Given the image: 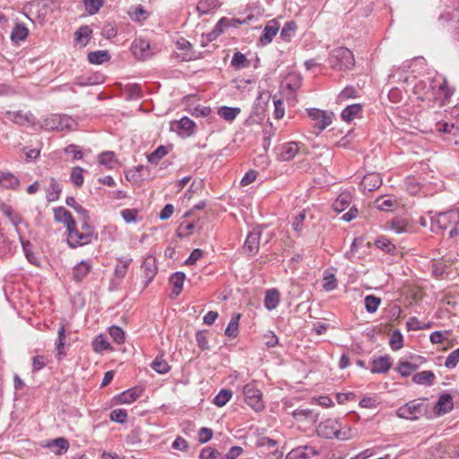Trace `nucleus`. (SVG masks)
I'll use <instances>...</instances> for the list:
<instances>
[{
    "instance_id": "nucleus-1",
    "label": "nucleus",
    "mask_w": 459,
    "mask_h": 459,
    "mask_svg": "<svg viewBox=\"0 0 459 459\" xmlns=\"http://www.w3.org/2000/svg\"><path fill=\"white\" fill-rule=\"evenodd\" d=\"M351 429L342 430L339 422L334 419H327L317 426V436L325 438L335 437L339 440H347L350 438Z\"/></svg>"
},
{
    "instance_id": "nucleus-2",
    "label": "nucleus",
    "mask_w": 459,
    "mask_h": 459,
    "mask_svg": "<svg viewBox=\"0 0 459 459\" xmlns=\"http://www.w3.org/2000/svg\"><path fill=\"white\" fill-rule=\"evenodd\" d=\"M329 63L332 68L340 71L350 70L354 66L355 60L352 52L346 48L334 49L330 56Z\"/></svg>"
},
{
    "instance_id": "nucleus-3",
    "label": "nucleus",
    "mask_w": 459,
    "mask_h": 459,
    "mask_svg": "<svg viewBox=\"0 0 459 459\" xmlns=\"http://www.w3.org/2000/svg\"><path fill=\"white\" fill-rule=\"evenodd\" d=\"M459 222V212L450 210L439 212L436 217L431 219V230L436 231L445 230L451 226H455Z\"/></svg>"
},
{
    "instance_id": "nucleus-4",
    "label": "nucleus",
    "mask_w": 459,
    "mask_h": 459,
    "mask_svg": "<svg viewBox=\"0 0 459 459\" xmlns=\"http://www.w3.org/2000/svg\"><path fill=\"white\" fill-rule=\"evenodd\" d=\"M424 411V403L420 400H412L399 407L396 411V415L401 419L415 420H418Z\"/></svg>"
},
{
    "instance_id": "nucleus-5",
    "label": "nucleus",
    "mask_w": 459,
    "mask_h": 459,
    "mask_svg": "<svg viewBox=\"0 0 459 459\" xmlns=\"http://www.w3.org/2000/svg\"><path fill=\"white\" fill-rule=\"evenodd\" d=\"M76 125L74 119L66 115H52L44 120L43 126L48 130H72Z\"/></svg>"
},
{
    "instance_id": "nucleus-6",
    "label": "nucleus",
    "mask_w": 459,
    "mask_h": 459,
    "mask_svg": "<svg viewBox=\"0 0 459 459\" xmlns=\"http://www.w3.org/2000/svg\"><path fill=\"white\" fill-rule=\"evenodd\" d=\"M243 394L246 403L255 411H259L264 409L262 393L254 383L247 384L243 388Z\"/></svg>"
},
{
    "instance_id": "nucleus-7",
    "label": "nucleus",
    "mask_w": 459,
    "mask_h": 459,
    "mask_svg": "<svg viewBox=\"0 0 459 459\" xmlns=\"http://www.w3.org/2000/svg\"><path fill=\"white\" fill-rule=\"evenodd\" d=\"M67 231V243L73 248L87 245L91 243L93 238L89 233L79 231L75 226L70 228Z\"/></svg>"
},
{
    "instance_id": "nucleus-8",
    "label": "nucleus",
    "mask_w": 459,
    "mask_h": 459,
    "mask_svg": "<svg viewBox=\"0 0 459 459\" xmlns=\"http://www.w3.org/2000/svg\"><path fill=\"white\" fill-rule=\"evenodd\" d=\"M261 234L262 230L260 228H255L248 233L243 247L248 255H254L258 252Z\"/></svg>"
},
{
    "instance_id": "nucleus-9",
    "label": "nucleus",
    "mask_w": 459,
    "mask_h": 459,
    "mask_svg": "<svg viewBox=\"0 0 459 459\" xmlns=\"http://www.w3.org/2000/svg\"><path fill=\"white\" fill-rule=\"evenodd\" d=\"M143 276L145 279L144 287H146L157 273L156 259L152 256H147L142 264Z\"/></svg>"
},
{
    "instance_id": "nucleus-10",
    "label": "nucleus",
    "mask_w": 459,
    "mask_h": 459,
    "mask_svg": "<svg viewBox=\"0 0 459 459\" xmlns=\"http://www.w3.org/2000/svg\"><path fill=\"white\" fill-rule=\"evenodd\" d=\"M280 25L277 21L271 20L269 21L264 29V31L260 37V43L263 46L268 45L271 43L273 39V38L276 36L277 32L279 31Z\"/></svg>"
},
{
    "instance_id": "nucleus-11",
    "label": "nucleus",
    "mask_w": 459,
    "mask_h": 459,
    "mask_svg": "<svg viewBox=\"0 0 459 459\" xmlns=\"http://www.w3.org/2000/svg\"><path fill=\"white\" fill-rule=\"evenodd\" d=\"M454 408L453 398L449 394H443L435 405V412L441 416L450 412Z\"/></svg>"
},
{
    "instance_id": "nucleus-12",
    "label": "nucleus",
    "mask_w": 459,
    "mask_h": 459,
    "mask_svg": "<svg viewBox=\"0 0 459 459\" xmlns=\"http://www.w3.org/2000/svg\"><path fill=\"white\" fill-rule=\"evenodd\" d=\"M7 117L8 119L20 126L30 125L34 123V117L30 112H7Z\"/></svg>"
},
{
    "instance_id": "nucleus-13",
    "label": "nucleus",
    "mask_w": 459,
    "mask_h": 459,
    "mask_svg": "<svg viewBox=\"0 0 459 459\" xmlns=\"http://www.w3.org/2000/svg\"><path fill=\"white\" fill-rule=\"evenodd\" d=\"M55 219L58 222H62L66 226L67 230L75 226V221L73 219L70 212L64 207H58L54 210Z\"/></svg>"
},
{
    "instance_id": "nucleus-14",
    "label": "nucleus",
    "mask_w": 459,
    "mask_h": 459,
    "mask_svg": "<svg viewBox=\"0 0 459 459\" xmlns=\"http://www.w3.org/2000/svg\"><path fill=\"white\" fill-rule=\"evenodd\" d=\"M316 455V449L313 446H299L291 450L286 456V459H307Z\"/></svg>"
},
{
    "instance_id": "nucleus-15",
    "label": "nucleus",
    "mask_w": 459,
    "mask_h": 459,
    "mask_svg": "<svg viewBox=\"0 0 459 459\" xmlns=\"http://www.w3.org/2000/svg\"><path fill=\"white\" fill-rule=\"evenodd\" d=\"M299 152L298 144L294 142L283 144L279 148L278 157L281 160H290L295 157Z\"/></svg>"
},
{
    "instance_id": "nucleus-16",
    "label": "nucleus",
    "mask_w": 459,
    "mask_h": 459,
    "mask_svg": "<svg viewBox=\"0 0 459 459\" xmlns=\"http://www.w3.org/2000/svg\"><path fill=\"white\" fill-rule=\"evenodd\" d=\"M149 43L142 39H135L132 44V52L134 56L143 59L149 55Z\"/></svg>"
},
{
    "instance_id": "nucleus-17",
    "label": "nucleus",
    "mask_w": 459,
    "mask_h": 459,
    "mask_svg": "<svg viewBox=\"0 0 459 459\" xmlns=\"http://www.w3.org/2000/svg\"><path fill=\"white\" fill-rule=\"evenodd\" d=\"M381 185L382 178L377 173L368 174L361 181V186L369 192L378 188Z\"/></svg>"
},
{
    "instance_id": "nucleus-18",
    "label": "nucleus",
    "mask_w": 459,
    "mask_h": 459,
    "mask_svg": "<svg viewBox=\"0 0 459 459\" xmlns=\"http://www.w3.org/2000/svg\"><path fill=\"white\" fill-rule=\"evenodd\" d=\"M91 264L89 261H82L73 269V278L76 281H82L90 273Z\"/></svg>"
},
{
    "instance_id": "nucleus-19",
    "label": "nucleus",
    "mask_w": 459,
    "mask_h": 459,
    "mask_svg": "<svg viewBox=\"0 0 459 459\" xmlns=\"http://www.w3.org/2000/svg\"><path fill=\"white\" fill-rule=\"evenodd\" d=\"M391 368L390 359L387 356L379 357L372 361L371 372L384 374Z\"/></svg>"
},
{
    "instance_id": "nucleus-20",
    "label": "nucleus",
    "mask_w": 459,
    "mask_h": 459,
    "mask_svg": "<svg viewBox=\"0 0 459 459\" xmlns=\"http://www.w3.org/2000/svg\"><path fill=\"white\" fill-rule=\"evenodd\" d=\"M352 196L350 192L344 191L339 195L333 204V208L335 212H343L351 203Z\"/></svg>"
},
{
    "instance_id": "nucleus-21",
    "label": "nucleus",
    "mask_w": 459,
    "mask_h": 459,
    "mask_svg": "<svg viewBox=\"0 0 459 459\" xmlns=\"http://www.w3.org/2000/svg\"><path fill=\"white\" fill-rule=\"evenodd\" d=\"M280 302V292L276 289L268 290L265 292L264 307L268 310L274 309Z\"/></svg>"
},
{
    "instance_id": "nucleus-22",
    "label": "nucleus",
    "mask_w": 459,
    "mask_h": 459,
    "mask_svg": "<svg viewBox=\"0 0 459 459\" xmlns=\"http://www.w3.org/2000/svg\"><path fill=\"white\" fill-rule=\"evenodd\" d=\"M436 377L430 370H424L415 374L412 377L414 383L419 385H431L434 383Z\"/></svg>"
},
{
    "instance_id": "nucleus-23",
    "label": "nucleus",
    "mask_w": 459,
    "mask_h": 459,
    "mask_svg": "<svg viewBox=\"0 0 459 459\" xmlns=\"http://www.w3.org/2000/svg\"><path fill=\"white\" fill-rule=\"evenodd\" d=\"M141 390L138 388H131L117 396V401L120 403H134L141 395Z\"/></svg>"
},
{
    "instance_id": "nucleus-24",
    "label": "nucleus",
    "mask_w": 459,
    "mask_h": 459,
    "mask_svg": "<svg viewBox=\"0 0 459 459\" xmlns=\"http://www.w3.org/2000/svg\"><path fill=\"white\" fill-rule=\"evenodd\" d=\"M62 191L61 185L54 178H50L49 186L47 190V199L48 202H54L59 198Z\"/></svg>"
},
{
    "instance_id": "nucleus-25",
    "label": "nucleus",
    "mask_w": 459,
    "mask_h": 459,
    "mask_svg": "<svg viewBox=\"0 0 459 459\" xmlns=\"http://www.w3.org/2000/svg\"><path fill=\"white\" fill-rule=\"evenodd\" d=\"M185 278V273L181 272H177L170 276L169 281L173 285L172 293L175 296H178L181 292Z\"/></svg>"
},
{
    "instance_id": "nucleus-26",
    "label": "nucleus",
    "mask_w": 459,
    "mask_h": 459,
    "mask_svg": "<svg viewBox=\"0 0 459 459\" xmlns=\"http://www.w3.org/2000/svg\"><path fill=\"white\" fill-rule=\"evenodd\" d=\"M333 113L317 109V129L323 131L333 122Z\"/></svg>"
},
{
    "instance_id": "nucleus-27",
    "label": "nucleus",
    "mask_w": 459,
    "mask_h": 459,
    "mask_svg": "<svg viewBox=\"0 0 459 459\" xmlns=\"http://www.w3.org/2000/svg\"><path fill=\"white\" fill-rule=\"evenodd\" d=\"M362 110L360 104H352L346 107L342 112V118L346 122L352 121Z\"/></svg>"
},
{
    "instance_id": "nucleus-28",
    "label": "nucleus",
    "mask_w": 459,
    "mask_h": 459,
    "mask_svg": "<svg viewBox=\"0 0 459 459\" xmlns=\"http://www.w3.org/2000/svg\"><path fill=\"white\" fill-rule=\"evenodd\" d=\"M0 184L5 188L14 189L19 185V179L9 172L0 171Z\"/></svg>"
},
{
    "instance_id": "nucleus-29",
    "label": "nucleus",
    "mask_w": 459,
    "mask_h": 459,
    "mask_svg": "<svg viewBox=\"0 0 459 459\" xmlns=\"http://www.w3.org/2000/svg\"><path fill=\"white\" fill-rule=\"evenodd\" d=\"M110 56L106 50H98L88 54V60L91 64L101 65L108 61Z\"/></svg>"
},
{
    "instance_id": "nucleus-30",
    "label": "nucleus",
    "mask_w": 459,
    "mask_h": 459,
    "mask_svg": "<svg viewBox=\"0 0 459 459\" xmlns=\"http://www.w3.org/2000/svg\"><path fill=\"white\" fill-rule=\"evenodd\" d=\"M179 134L190 135L194 132L195 123L190 118L185 117L176 122Z\"/></svg>"
},
{
    "instance_id": "nucleus-31",
    "label": "nucleus",
    "mask_w": 459,
    "mask_h": 459,
    "mask_svg": "<svg viewBox=\"0 0 459 459\" xmlns=\"http://www.w3.org/2000/svg\"><path fill=\"white\" fill-rule=\"evenodd\" d=\"M375 245L386 254H393L396 249L395 246L385 236L378 237L375 240Z\"/></svg>"
},
{
    "instance_id": "nucleus-32",
    "label": "nucleus",
    "mask_w": 459,
    "mask_h": 459,
    "mask_svg": "<svg viewBox=\"0 0 459 459\" xmlns=\"http://www.w3.org/2000/svg\"><path fill=\"white\" fill-rule=\"evenodd\" d=\"M92 30L88 26H82L78 30L75 31V40L81 43L82 46H86Z\"/></svg>"
},
{
    "instance_id": "nucleus-33",
    "label": "nucleus",
    "mask_w": 459,
    "mask_h": 459,
    "mask_svg": "<svg viewBox=\"0 0 459 459\" xmlns=\"http://www.w3.org/2000/svg\"><path fill=\"white\" fill-rule=\"evenodd\" d=\"M239 319H240V314H236L231 317V319L225 330V334L227 336L236 337L238 335Z\"/></svg>"
},
{
    "instance_id": "nucleus-34",
    "label": "nucleus",
    "mask_w": 459,
    "mask_h": 459,
    "mask_svg": "<svg viewBox=\"0 0 459 459\" xmlns=\"http://www.w3.org/2000/svg\"><path fill=\"white\" fill-rule=\"evenodd\" d=\"M83 172H84V169L78 166L72 169L70 179H71V182L76 187H81L83 185V181H84Z\"/></svg>"
},
{
    "instance_id": "nucleus-35",
    "label": "nucleus",
    "mask_w": 459,
    "mask_h": 459,
    "mask_svg": "<svg viewBox=\"0 0 459 459\" xmlns=\"http://www.w3.org/2000/svg\"><path fill=\"white\" fill-rule=\"evenodd\" d=\"M2 211H3L4 214L8 217V219L10 220L12 224L14 225L16 228L19 226V224L22 223V216L19 213H17L16 212H14L12 209V207L4 205L2 208Z\"/></svg>"
},
{
    "instance_id": "nucleus-36",
    "label": "nucleus",
    "mask_w": 459,
    "mask_h": 459,
    "mask_svg": "<svg viewBox=\"0 0 459 459\" xmlns=\"http://www.w3.org/2000/svg\"><path fill=\"white\" fill-rule=\"evenodd\" d=\"M28 29L22 24H17L12 31L11 39L13 41H22L24 40L28 36Z\"/></svg>"
},
{
    "instance_id": "nucleus-37",
    "label": "nucleus",
    "mask_w": 459,
    "mask_h": 459,
    "mask_svg": "<svg viewBox=\"0 0 459 459\" xmlns=\"http://www.w3.org/2000/svg\"><path fill=\"white\" fill-rule=\"evenodd\" d=\"M239 112L240 109L238 108L221 107L218 114L225 120L232 121Z\"/></svg>"
},
{
    "instance_id": "nucleus-38",
    "label": "nucleus",
    "mask_w": 459,
    "mask_h": 459,
    "mask_svg": "<svg viewBox=\"0 0 459 459\" xmlns=\"http://www.w3.org/2000/svg\"><path fill=\"white\" fill-rule=\"evenodd\" d=\"M336 278L333 273L325 271L323 279V289L325 291H331L336 288Z\"/></svg>"
},
{
    "instance_id": "nucleus-39",
    "label": "nucleus",
    "mask_w": 459,
    "mask_h": 459,
    "mask_svg": "<svg viewBox=\"0 0 459 459\" xmlns=\"http://www.w3.org/2000/svg\"><path fill=\"white\" fill-rule=\"evenodd\" d=\"M297 26L294 22H287L281 31V38L284 41H290L295 34Z\"/></svg>"
},
{
    "instance_id": "nucleus-40",
    "label": "nucleus",
    "mask_w": 459,
    "mask_h": 459,
    "mask_svg": "<svg viewBox=\"0 0 459 459\" xmlns=\"http://www.w3.org/2000/svg\"><path fill=\"white\" fill-rule=\"evenodd\" d=\"M232 393L230 390L222 389L219 392V394L214 397L213 403L219 407L224 406L231 398Z\"/></svg>"
},
{
    "instance_id": "nucleus-41",
    "label": "nucleus",
    "mask_w": 459,
    "mask_h": 459,
    "mask_svg": "<svg viewBox=\"0 0 459 459\" xmlns=\"http://www.w3.org/2000/svg\"><path fill=\"white\" fill-rule=\"evenodd\" d=\"M92 346L96 352H102L111 349L109 342L103 335L97 336L92 342Z\"/></svg>"
},
{
    "instance_id": "nucleus-42",
    "label": "nucleus",
    "mask_w": 459,
    "mask_h": 459,
    "mask_svg": "<svg viewBox=\"0 0 459 459\" xmlns=\"http://www.w3.org/2000/svg\"><path fill=\"white\" fill-rule=\"evenodd\" d=\"M151 367L153 370H155L159 374H165L167 373L170 367L167 363L165 359L162 358L157 357L151 364Z\"/></svg>"
},
{
    "instance_id": "nucleus-43",
    "label": "nucleus",
    "mask_w": 459,
    "mask_h": 459,
    "mask_svg": "<svg viewBox=\"0 0 459 459\" xmlns=\"http://www.w3.org/2000/svg\"><path fill=\"white\" fill-rule=\"evenodd\" d=\"M99 162L112 169L117 162L115 153L113 152H102L99 156Z\"/></svg>"
},
{
    "instance_id": "nucleus-44",
    "label": "nucleus",
    "mask_w": 459,
    "mask_h": 459,
    "mask_svg": "<svg viewBox=\"0 0 459 459\" xmlns=\"http://www.w3.org/2000/svg\"><path fill=\"white\" fill-rule=\"evenodd\" d=\"M381 299L373 295H368L365 298V307L368 312L374 313L377 310L380 305Z\"/></svg>"
},
{
    "instance_id": "nucleus-45",
    "label": "nucleus",
    "mask_w": 459,
    "mask_h": 459,
    "mask_svg": "<svg viewBox=\"0 0 459 459\" xmlns=\"http://www.w3.org/2000/svg\"><path fill=\"white\" fill-rule=\"evenodd\" d=\"M83 4L87 13L92 15L103 5V0H83Z\"/></svg>"
},
{
    "instance_id": "nucleus-46",
    "label": "nucleus",
    "mask_w": 459,
    "mask_h": 459,
    "mask_svg": "<svg viewBox=\"0 0 459 459\" xmlns=\"http://www.w3.org/2000/svg\"><path fill=\"white\" fill-rule=\"evenodd\" d=\"M389 343L393 350H400L403 344V334L398 330H394L391 334Z\"/></svg>"
},
{
    "instance_id": "nucleus-47",
    "label": "nucleus",
    "mask_w": 459,
    "mask_h": 459,
    "mask_svg": "<svg viewBox=\"0 0 459 459\" xmlns=\"http://www.w3.org/2000/svg\"><path fill=\"white\" fill-rule=\"evenodd\" d=\"M379 404H380V400H379L378 396H377V395L363 397L359 403V405L360 407L366 408V409H375Z\"/></svg>"
},
{
    "instance_id": "nucleus-48",
    "label": "nucleus",
    "mask_w": 459,
    "mask_h": 459,
    "mask_svg": "<svg viewBox=\"0 0 459 459\" xmlns=\"http://www.w3.org/2000/svg\"><path fill=\"white\" fill-rule=\"evenodd\" d=\"M168 153V150L165 146H159L154 152L148 156V161L151 163L157 164L159 160Z\"/></svg>"
},
{
    "instance_id": "nucleus-49",
    "label": "nucleus",
    "mask_w": 459,
    "mask_h": 459,
    "mask_svg": "<svg viewBox=\"0 0 459 459\" xmlns=\"http://www.w3.org/2000/svg\"><path fill=\"white\" fill-rule=\"evenodd\" d=\"M395 201L392 198L379 197L375 201V206L381 211H389L394 205Z\"/></svg>"
},
{
    "instance_id": "nucleus-50",
    "label": "nucleus",
    "mask_w": 459,
    "mask_h": 459,
    "mask_svg": "<svg viewBox=\"0 0 459 459\" xmlns=\"http://www.w3.org/2000/svg\"><path fill=\"white\" fill-rule=\"evenodd\" d=\"M131 262H132V259H130V258L120 259L119 260L120 264H117L116 266L115 275L120 279L124 278L126 274L127 268H128L129 264H131Z\"/></svg>"
},
{
    "instance_id": "nucleus-51",
    "label": "nucleus",
    "mask_w": 459,
    "mask_h": 459,
    "mask_svg": "<svg viewBox=\"0 0 459 459\" xmlns=\"http://www.w3.org/2000/svg\"><path fill=\"white\" fill-rule=\"evenodd\" d=\"M358 97V91L357 90L352 86H348L344 88L340 94L338 95V101L342 102L345 101L351 98H357Z\"/></svg>"
},
{
    "instance_id": "nucleus-52",
    "label": "nucleus",
    "mask_w": 459,
    "mask_h": 459,
    "mask_svg": "<svg viewBox=\"0 0 459 459\" xmlns=\"http://www.w3.org/2000/svg\"><path fill=\"white\" fill-rule=\"evenodd\" d=\"M199 457L200 459H222L221 453L211 446L203 448Z\"/></svg>"
},
{
    "instance_id": "nucleus-53",
    "label": "nucleus",
    "mask_w": 459,
    "mask_h": 459,
    "mask_svg": "<svg viewBox=\"0 0 459 459\" xmlns=\"http://www.w3.org/2000/svg\"><path fill=\"white\" fill-rule=\"evenodd\" d=\"M108 332L113 341L117 344H121L125 342V333L120 327L112 325L109 327Z\"/></svg>"
},
{
    "instance_id": "nucleus-54",
    "label": "nucleus",
    "mask_w": 459,
    "mask_h": 459,
    "mask_svg": "<svg viewBox=\"0 0 459 459\" xmlns=\"http://www.w3.org/2000/svg\"><path fill=\"white\" fill-rule=\"evenodd\" d=\"M189 112L192 114V116L196 117H205L211 114L212 109L206 106L197 105L193 108H189Z\"/></svg>"
},
{
    "instance_id": "nucleus-55",
    "label": "nucleus",
    "mask_w": 459,
    "mask_h": 459,
    "mask_svg": "<svg viewBox=\"0 0 459 459\" xmlns=\"http://www.w3.org/2000/svg\"><path fill=\"white\" fill-rule=\"evenodd\" d=\"M285 83L289 90L294 91L300 86V78L296 74H290L285 78Z\"/></svg>"
},
{
    "instance_id": "nucleus-56",
    "label": "nucleus",
    "mask_w": 459,
    "mask_h": 459,
    "mask_svg": "<svg viewBox=\"0 0 459 459\" xmlns=\"http://www.w3.org/2000/svg\"><path fill=\"white\" fill-rule=\"evenodd\" d=\"M231 65L234 67L239 69V68L246 67L248 65V61L245 55H243L240 52H237L234 54V56L232 57Z\"/></svg>"
},
{
    "instance_id": "nucleus-57",
    "label": "nucleus",
    "mask_w": 459,
    "mask_h": 459,
    "mask_svg": "<svg viewBox=\"0 0 459 459\" xmlns=\"http://www.w3.org/2000/svg\"><path fill=\"white\" fill-rule=\"evenodd\" d=\"M127 417V412L124 409H116L110 412V420L118 423H125Z\"/></svg>"
},
{
    "instance_id": "nucleus-58",
    "label": "nucleus",
    "mask_w": 459,
    "mask_h": 459,
    "mask_svg": "<svg viewBox=\"0 0 459 459\" xmlns=\"http://www.w3.org/2000/svg\"><path fill=\"white\" fill-rule=\"evenodd\" d=\"M253 18V15L247 16L245 20L240 19H229L226 17H222L221 19V25H224L226 28L228 27H238L240 24H244L247 22V20H251Z\"/></svg>"
},
{
    "instance_id": "nucleus-59",
    "label": "nucleus",
    "mask_w": 459,
    "mask_h": 459,
    "mask_svg": "<svg viewBox=\"0 0 459 459\" xmlns=\"http://www.w3.org/2000/svg\"><path fill=\"white\" fill-rule=\"evenodd\" d=\"M416 368L415 365L408 361L400 362L397 368L399 373L403 377L410 376Z\"/></svg>"
},
{
    "instance_id": "nucleus-60",
    "label": "nucleus",
    "mask_w": 459,
    "mask_h": 459,
    "mask_svg": "<svg viewBox=\"0 0 459 459\" xmlns=\"http://www.w3.org/2000/svg\"><path fill=\"white\" fill-rule=\"evenodd\" d=\"M459 362V348L452 351L446 358L445 366L448 368H454Z\"/></svg>"
},
{
    "instance_id": "nucleus-61",
    "label": "nucleus",
    "mask_w": 459,
    "mask_h": 459,
    "mask_svg": "<svg viewBox=\"0 0 459 459\" xmlns=\"http://www.w3.org/2000/svg\"><path fill=\"white\" fill-rule=\"evenodd\" d=\"M214 6L213 0H201L196 5V11L203 15L208 13L210 8Z\"/></svg>"
},
{
    "instance_id": "nucleus-62",
    "label": "nucleus",
    "mask_w": 459,
    "mask_h": 459,
    "mask_svg": "<svg viewBox=\"0 0 459 459\" xmlns=\"http://www.w3.org/2000/svg\"><path fill=\"white\" fill-rule=\"evenodd\" d=\"M65 152L66 154H72L74 160H81L82 158V152L81 148L76 144H69L67 147H65Z\"/></svg>"
},
{
    "instance_id": "nucleus-63",
    "label": "nucleus",
    "mask_w": 459,
    "mask_h": 459,
    "mask_svg": "<svg viewBox=\"0 0 459 459\" xmlns=\"http://www.w3.org/2000/svg\"><path fill=\"white\" fill-rule=\"evenodd\" d=\"M138 212L135 209H125L121 212V215L126 222L130 223L136 221Z\"/></svg>"
},
{
    "instance_id": "nucleus-64",
    "label": "nucleus",
    "mask_w": 459,
    "mask_h": 459,
    "mask_svg": "<svg viewBox=\"0 0 459 459\" xmlns=\"http://www.w3.org/2000/svg\"><path fill=\"white\" fill-rule=\"evenodd\" d=\"M243 452V448L238 446H232L229 452L222 456V459H236Z\"/></svg>"
}]
</instances>
